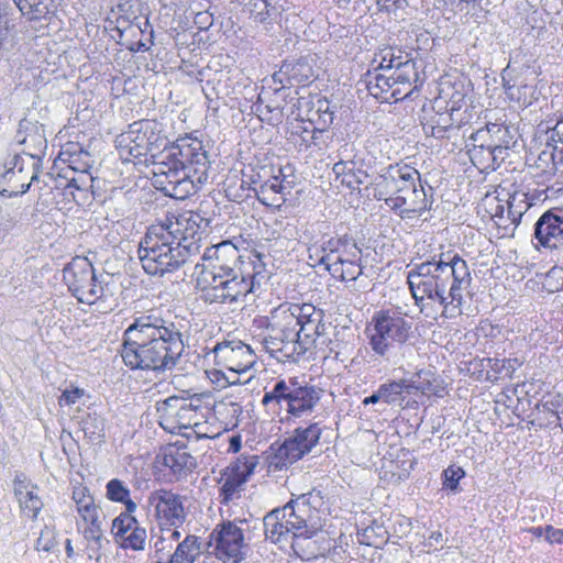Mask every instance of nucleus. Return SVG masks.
<instances>
[{"instance_id":"33","label":"nucleus","mask_w":563,"mask_h":563,"mask_svg":"<svg viewBox=\"0 0 563 563\" xmlns=\"http://www.w3.org/2000/svg\"><path fill=\"white\" fill-rule=\"evenodd\" d=\"M71 499L75 503L76 510L82 520H92V516L101 515V509L96 505L88 487L82 485L75 486Z\"/></svg>"},{"instance_id":"3","label":"nucleus","mask_w":563,"mask_h":563,"mask_svg":"<svg viewBox=\"0 0 563 563\" xmlns=\"http://www.w3.org/2000/svg\"><path fill=\"white\" fill-rule=\"evenodd\" d=\"M364 195L386 205L401 218L421 214L430 207L419 172L408 165L390 168L364 187Z\"/></svg>"},{"instance_id":"29","label":"nucleus","mask_w":563,"mask_h":563,"mask_svg":"<svg viewBox=\"0 0 563 563\" xmlns=\"http://www.w3.org/2000/svg\"><path fill=\"white\" fill-rule=\"evenodd\" d=\"M285 509L275 508L263 518V527L266 539L273 543L292 541V531L286 523Z\"/></svg>"},{"instance_id":"8","label":"nucleus","mask_w":563,"mask_h":563,"mask_svg":"<svg viewBox=\"0 0 563 563\" xmlns=\"http://www.w3.org/2000/svg\"><path fill=\"white\" fill-rule=\"evenodd\" d=\"M63 279L69 291L86 305L106 300L111 296L109 284L99 280L95 268L87 257L76 256L63 269Z\"/></svg>"},{"instance_id":"31","label":"nucleus","mask_w":563,"mask_h":563,"mask_svg":"<svg viewBox=\"0 0 563 563\" xmlns=\"http://www.w3.org/2000/svg\"><path fill=\"white\" fill-rule=\"evenodd\" d=\"M368 92L383 102L394 99L390 92L395 88L393 85L391 74L378 69L368 70L363 79Z\"/></svg>"},{"instance_id":"42","label":"nucleus","mask_w":563,"mask_h":563,"mask_svg":"<svg viewBox=\"0 0 563 563\" xmlns=\"http://www.w3.org/2000/svg\"><path fill=\"white\" fill-rule=\"evenodd\" d=\"M387 534L388 532L383 525L373 522L357 531V539L362 544L378 548L386 542Z\"/></svg>"},{"instance_id":"1","label":"nucleus","mask_w":563,"mask_h":563,"mask_svg":"<svg viewBox=\"0 0 563 563\" xmlns=\"http://www.w3.org/2000/svg\"><path fill=\"white\" fill-rule=\"evenodd\" d=\"M183 324L152 309L123 331L121 356L131 369L166 373L173 371L185 352Z\"/></svg>"},{"instance_id":"19","label":"nucleus","mask_w":563,"mask_h":563,"mask_svg":"<svg viewBox=\"0 0 563 563\" xmlns=\"http://www.w3.org/2000/svg\"><path fill=\"white\" fill-rule=\"evenodd\" d=\"M257 464V455H241L235 462L231 463L220 482L219 497L221 504L229 505L241 497L243 487L254 473Z\"/></svg>"},{"instance_id":"15","label":"nucleus","mask_w":563,"mask_h":563,"mask_svg":"<svg viewBox=\"0 0 563 563\" xmlns=\"http://www.w3.org/2000/svg\"><path fill=\"white\" fill-rule=\"evenodd\" d=\"M468 106L465 96L457 92L453 95L443 112H435L430 119L423 123V130L427 134L435 139L446 137V133L451 129H459L466 124L471 119L467 111Z\"/></svg>"},{"instance_id":"47","label":"nucleus","mask_w":563,"mask_h":563,"mask_svg":"<svg viewBox=\"0 0 563 563\" xmlns=\"http://www.w3.org/2000/svg\"><path fill=\"white\" fill-rule=\"evenodd\" d=\"M246 8L256 22H266L274 13L276 8L271 0H247Z\"/></svg>"},{"instance_id":"2","label":"nucleus","mask_w":563,"mask_h":563,"mask_svg":"<svg viewBox=\"0 0 563 563\" xmlns=\"http://www.w3.org/2000/svg\"><path fill=\"white\" fill-rule=\"evenodd\" d=\"M247 255H239L233 266H213L205 268L197 284L200 299L207 305L221 303L230 307L246 305L254 300L257 292L266 284L271 272L264 262L265 255L256 249H245ZM236 307H233L234 310Z\"/></svg>"},{"instance_id":"38","label":"nucleus","mask_w":563,"mask_h":563,"mask_svg":"<svg viewBox=\"0 0 563 563\" xmlns=\"http://www.w3.org/2000/svg\"><path fill=\"white\" fill-rule=\"evenodd\" d=\"M85 437L91 443H101L104 439L106 419L97 413L88 412L79 422Z\"/></svg>"},{"instance_id":"12","label":"nucleus","mask_w":563,"mask_h":563,"mask_svg":"<svg viewBox=\"0 0 563 563\" xmlns=\"http://www.w3.org/2000/svg\"><path fill=\"white\" fill-rule=\"evenodd\" d=\"M284 311L279 307L271 311L266 327L269 333L263 339V347L278 362H297L301 356Z\"/></svg>"},{"instance_id":"59","label":"nucleus","mask_w":563,"mask_h":563,"mask_svg":"<svg viewBox=\"0 0 563 563\" xmlns=\"http://www.w3.org/2000/svg\"><path fill=\"white\" fill-rule=\"evenodd\" d=\"M339 268L341 277L344 280H355L363 274V267L358 261L342 262V265Z\"/></svg>"},{"instance_id":"11","label":"nucleus","mask_w":563,"mask_h":563,"mask_svg":"<svg viewBox=\"0 0 563 563\" xmlns=\"http://www.w3.org/2000/svg\"><path fill=\"white\" fill-rule=\"evenodd\" d=\"M443 256L441 254L439 257L441 260V267L449 268V272L451 271L452 274L448 276L449 278L443 286V296L446 297V300L442 303V314L446 318H454L462 314V307L465 301L464 296L468 292L472 277L464 260L454 255L444 261Z\"/></svg>"},{"instance_id":"46","label":"nucleus","mask_w":563,"mask_h":563,"mask_svg":"<svg viewBox=\"0 0 563 563\" xmlns=\"http://www.w3.org/2000/svg\"><path fill=\"white\" fill-rule=\"evenodd\" d=\"M87 527L84 530L85 539L91 543L92 548H101L103 538L101 515L92 516L91 519L82 520Z\"/></svg>"},{"instance_id":"26","label":"nucleus","mask_w":563,"mask_h":563,"mask_svg":"<svg viewBox=\"0 0 563 563\" xmlns=\"http://www.w3.org/2000/svg\"><path fill=\"white\" fill-rule=\"evenodd\" d=\"M534 236L542 246L563 244V217L550 211L543 213L534 225Z\"/></svg>"},{"instance_id":"35","label":"nucleus","mask_w":563,"mask_h":563,"mask_svg":"<svg viewBox=\"0 0 563 563\" xmlns=\"http://www.w3.org/2000/svg\"><path fill=\"white\" fill-rule=\"evenodd\" d=\"M307 117L312 125L320 126V129H329L333 123L334 111L329 100L318 98L309 108Z\"/></svg>"},{"instance_id":"23","label":"nucleus","mask_w":563,"mask_h":563,"mask_svg":"<svg viewBox=\"0 0 563 563\" xmlns=\"http://www.w3.org/2000/svg\"><path fill=\"white\" fill-rule=\"evenodd\" d=\"M190 249H136L144 271L150 275H164L179 268Z\"/></svg>"},{"instance_id":"39","label":"nucleus","mask_w":563,"mask_h":563,"mask_svg":"<svg viewBox=\"0 0 563 563\" xmlns=\"http://www.w3.org/2000/svg\"><path fill=\"white\" fill-rule=\"evenodd\" d=\"M419 393L427 396L443 397L445 393L444 382L432 371L419 369L416 372Z\"/></svg>"},{"instance_id":"56","label":"nucleus","mask_w":563,"mask_h":563,"mask_svg":"<svg viewBox=\"0 0 563 563\" xmlns=\"http://www.w3.org/2000/svg\"><path fill=\"white\" fill-rule=\"evenodd\" d=\"M62 0H37V21L47 20L48 25L56 15Z\"/></svg>"},{"instance_id":"7","label":"nucleus","mask_w":563,"mask_h":563,"mask_svg":"<svg viewBox=\"0 0 563 563\" xmlns=\"http://www.w3.org/2000/svg\"><path fill=\"white\" fill-rule=\"evenodd\" d=\"M152 165L154 181L166 196L183 200L196 191L195 179L183 168L174 144L158 152Z\"/></svg>"},{"instance_id":"45","label":"nucleus","mask_w":563,"mask_h":563,"mask_svg":"<svg viewBox=\"0 0 563 563\" xmlns=\"http://www.w3.org/2000/svg\"><path fill=\"white\" fill-rule=\"evenodd\" d=\"M488 132H489V142L488 146L493 147H500V146H508L510 147L514 145V135L511 134V131L508 126L498 124V123H490L488 124Z\"/></svg>"},{"instance_id":"58","label":"nucleus","mask_w":563,"mask_h":563,"mask_svg":"<svg viewBox=\"0 0 563 563\" xmlns=\"http://www.w3.org/2000/svg\"><path fill=\"white\" fill-rule=\"evenodd\" d=\"M56 548V532L53 528L46 526L41 530L40 537H37V551L43 550L45 552H52L55 551Z\"/></svg>"},{"instance_id":"24","label":"nucleus","mask_w":563,"mask_h":563,"mask_svg":"<svg viewBox=\"0 0 563 563\" xmlns=\"http://www.w3.org/2000/svg\"><path fill=\"white\" fill-rule=\"evenodd\" d=\"M143 128V121L133 122L128 131L117 136L115 147L123 162L147 157V139H145L147 130Z\"/></svg>"},{"instance_id":"18","label":"nucleus","mask_w":563,"mask_h":563,"mask_svg":"<svg viewBox=\"0 0 563 563\" xmlns=\"http://www.w3.org/2000/svg\"><path fill=\"white\" fill-rule=\"evenodd\" d=\"M212 352L216 365L229 371L233 376L245 373L256 362V355L251 346L240 340L219 342Z\"/></svg>"},{"instance_id":"50","label":"nucleus","mask_w":563,"mask_h":563,"mask_svg":"<svg viewBox=\"0 0 563 563\" xmlns=\"http://www.w3.org/2000/svg\"><path fill=\"white\" fill-rule=\"evenodd\" d=\"M255 192H256L257 199L263 205H266V206L272 205L268 201V194L269 192L283 194V186H282V183H280V175L272 176L265 183L261 184L258 189L255 188Z\"/></svg>"},{"instance_id":"61","label":"nucleus","mask_w":563,"mask_h":563,"mask_svg":"<svg viewBox=\"0 0 563 563\" xmlns=\"http://www.w3.org/2000/svg\"><path fill=\"white\" fill-rule=\"evenodd\" d=\"M332 140V135L329 129H320V126L313 125L310 142L313 146L322 150L328 146V143Z\"/></svg>"},{"instance_id":"22","label":"nucleus","mask_w":563,"mask_h":563,"mask_svg":"<svg viewBox=\"0 0 563 563\" xmlns=\"http://www.w3.org/2000/svg\"><path fill=\"white\" fill-rule=\"evenodd\" d=\"M183 163V168L191 174V179L200 184L206 183L210 161L202 142L191 136H185L174 144Z\"/></svg>"},{"instance_id":"44","label":"nucleus","mask_w":563,"mask_h":563,"mask_svg":"<svg viewBox=\"0 0 563 563\" xmlns=\"http://www.w3.org/2000/svg\"><path fill=\"white\" fill-rule=\"evenodd\" d=\"M378 389L380 391L382 402L388 406L402 407L406 397L401 393V385L398 380L383 383L378 386Z\"/></svg>"},{"instance_id":"28","label":"nucleus","mask_w":563,"mask_h":563,"mask_svg":"<svg viewBox=\"0 0 563 563\" xmlns=\"http://www.w3.org/2000/svg\"><path fill=\"white\" fill-rule=\"evenodd\" d=\"M390 74L395 87L390 96L395 101L409 97L417 88L419 76L415 60H406L402 67L394 69Z\"/></svg>"},{"instance_id":"48","label":"nucleus","mask_w":563,"mask_h":563,"mask_svg":"<svg viewBox=\"0 0 563 563\" xmlns=\"http://www.w3.org/2000/svg\"><path fill=\"white\" fill-rule=\"evenodd\" d=\"M134 512H129L125 510L124 512L120 514L117 518L112 521V532L115 538H120L123 540V538L133 529L135 528L136 523L139 522L136 518L133 516Z\"/></svg>"},{"instance_id":"54","label":"nucleus","mask_w":563,"mask_h":563,"mask_svg":"<svg viewBox=\"0 0 563 563\" xmlns=\"http://www.w3.org/2000/svg\"><path fill=\"white\" fill-rule=\"evenodd\" d=\"M146 540V530L136 523L135 528H133L124 538L123 544L125 548H130L133 550H143Z\"/></svg>"},{"instance_id":"43","label":"nucleus","mask_w":563,"mask_h":563,"mask_svg":"<svg viewBox=\"0 0 563 563\" xmlns=\"http://www.w3.org/2000/svg\"><path fill=\"white\" fill-rule=\"evenodd\" d=\"M529 207L530 203L527 201L525 192L515 191L511 195L507 194V219L511 223H518Z\"/></svg>"},{"instance_id":"27","label":"nucleus","mask_w":563,"mask_h":563,"mask_svg":"<svg viewBox=\"0 0 563 563\" xmlns=\"http://www.w3.org/2000/svg\"><path fill=\"white\" fill-rule=\"evenodd\" d=\"M163 465L170 468L179 479L191 473L196 466V459L187 451L186 446L168 445L163 452Z\"/></svg>"},{"instance_id":"37","label":"nucleus","mask_w":563,"mask_h":563,"mask_svg":"<svg viewBox=\"0 0 563 563\" xmlns=\"http://www.w3.org/2000/svg\"><path fill=\"white\" fill-rule=\"evenodd\" d=\"M14 494L18 498L21 511L27 518H35V504L33 492L29 489L27 478L24 474H19L14 479Z\"/></svg>"},{"instance_id":"41","label":"nucleus","mask_w":563,"mask_h":563,"mask_svg":"<svg viewBox=\"0 0 563 563\" xmlns=\"http://www.w3.org/2000/svg\"><path fill=\"white\" fill-rule=\"evenodd\" d=\"M143 129L147 130L145 135V139H147V152L153 159L154 156H157L155 152L159 151L161 147H163V150L166 148L168 141L166 136L162 134L158 123L155 121L143 120Z\"/></svg>"},{"instance_id":"55","label":"nucleus","mask_w":563,"mask_h":563,"mask_svg":"<svg viewBox=\"0 0 563 563\" xmlns=\"http://www.w3.org/2000/svg\"><path fill=\"white\" fill-rule=\"evenodd\" d=\"M64 162L68 163V166L82 174L88 173V170L93 165V159L89 152H81V154H77L76 156L62 158Z\"/></svg>"},{"instance_id":"5","label":"nucleus","mask_w":563,"mask_h":563,"mask_svg":"<svg viewBox=\"0 0 563 563\" xmlns=\"http://www.w3.org/2000/svg\"><path fill=\"white\" fill-rule=\"evenodd\" d=\"M285 309L284 317L289 322V329L295 336L300 356L313 347L327 345V324L324 312L311 303L291 305L288 302L278 306Z\"/></svg>"},{"instance_id":"13","label":"nucleus","mask_w":563,"mask_h":563,"mask_svg":"<svg viewBox=\"0 0 563 563\" xmlns=\"http://www.w3.org/2000/svg\"><path fill=\"white\" fill-rule=\"evenodd\" d=\"M322 428L319 422L296 428L275 450L272 464L282 470L309 454L319 443Z\"/></svg>"},{"instance_id":"52","label":"nucleus","mask_w":563,"mask_h":563,"mask_svg":"<svg viewBox=\"0 0 563 563\" xmlns=\"http://www.w3.org/2000/svg\"><path fill=\"white\" fill-rule=\"evenodd\" d=\"M443 487L451 492L459 490L460 481L465 476V471L461 466L450 465L443 471Z\"/></svg>"},{"instance_id":"21","label":"nucleus","mask_w":563,"mask_h":563,"mask_svg":"<svg viewBox=\"0 0 563 563\" xmlns=\"http://www.w3.org/2000/svg\"><path fill=\"white\" fill-rule=\"evenodd\" d=\"M185 498L170 489H156L147 497V504L154 508L161 525L179 528L186 520Z\"/></svg>"},{"instance_id":"17","label":"nucleus","mask_w":563,"mask_h":563,"mask_svg":"<svg viewBox=\"0 0 563 563\" xmlns=\"http://www.w3.org/2000/svg\"><path fill=\"white\" fill-rule=\"evenodd\" d=\"M35 181V156L30 153L16 154L12 167L0 172V194L11 197L24 194Z\"/></svg>"},{"instance_id":"62","label":"nucleus","mask_w":563,"mask_h":563,"mask_svg":"<svg viewBox=\"0 0 563 563\" xmlns=\"http://www.w3.org/2000/svg\"><path fill=\"white\" fill-rule=\"evenodd\" d=\"M85 396V389L79 387H73L70 389H65L59 397V405L64 406H70L75 405Z\"/></svg>"},{"instance_id":"60","label":"nucleus","mask_w":563,"mask_h":563,"mask_svg":"<svg viewBox=\"0 0 563 563\" xmlns=\"http://www.w3.org/2000/svg\"><path fill=\"white\" fill-rule=\"evenodd\" d=\"M393 48H384L375 55L374 63H377L375 69L391 73L393 71Z\"/></svg>"},{"instance_id":"36","label":"nucleus","mask_w":563,"mask_h":563,"mask_svg":"<svg viewBox=\"0 0 563 563\" xmlns=\"http://www.w3.org/2000/svg\"><path fill=\"white\" fill-rule=\"evenodd\" d=\"M200 540L196 536H187L178 543L174 553L169 556L168 563H194L200 554Z\"/></svg>"},{"instance_id":"63","label":"nucleus","mask_w":563,"mask_h":563,"mask_svg":"<svg viewBox=\"0 0 563 563\" xmlns=\"http://www.w3.org/2000/svg\"><path fill=\"white\" fill-rule=\"evenodd\" d=\"M554 143L563 146V119L558 121L553 129L547 131L545 144L551 146Z\"/></svg>"},{"instance_id":"57","label":"nucleus","mask_w":563,"mask_h":563,"mask_svg":"<svg viewBox=\"0 0 563 563\" xmlns=\"http://www.w3.org/2000/svg\"><path fill=\"white\" fill-rule=\"evenodd\" d=\"M40 166L37 165V169ZM66 180L64 177H55L53 174L46 172V173H40L37 170V188L40 190H43L44 187L47 188V192H52L54 189H59L60 186H63V181Z\"/></svg>"},{"instance_id":"51","label":"nucleus","mask_w":563,"mask_h":563,"mask_svg":"<svg viewBox=\"0 0 563 563\" xmlns=\"http://www.w3.org/2000/svg\"><path fill=\"white\" fill-rule=\"evenodd\" d=\"M339 250L340 249H330L331 253L327 254V255H323L321 257L320 262L325 265L328 271H333L334 273H338L339 269H340L339 265L341 266L342 262H345V261H360V256L362 255V249H356L358 255L353 254L354 258H350L347 256L344 257L341 254L335 255V253H338Z\"/></svg>"},{"instance_id":"16","label":"nucleus","mask_w":563,"mask_h":563,"mask_svg":"<svg viewBox=\"0 0 563 563\" xmlns=\"http://www.w3.org/2000/svg\"><path fill=\"white\" fill-rule=\"evenodd\" d=\"M208 545L213 549L214 555L223 562L232 561L238 563L245 556L243 549L246 544L243 531L232 521L218 525L210 534Z\"/></svg>"},{"instance_id":"6","label":"nucleus","mask_w":563,"mask_h":563,"mask_svg":"<svg viewBox=\"0 0 563 563\" xmlns=\"http://www.w3.org/2000/svg\"><path fill=\"white\" fill-rule=\"evenodd\" d=\"M323 505L321 490H312L291 499L280 509H285L286 523L292 531L291 549L301 559L299 553L300 540L311 539L322 528L320 507Z\"/></svg>"},{"instance_id":"53","label":"nucleus","mask_w":563,"mask_h":563,"mask_svg":"<svg viewBox=\"0 0 563 563\" xmlns=\"http://www.w3.org/2000/svg\"><path fill=\"white\" fill-rule=\"evenodd\" d=\"M468 154L474 164H481L485 167L492 166L493 151L488 147V142L474 144V146L468 150Z\"/></svg>"},{"instance_id":"14","label":"nucleus","mask_w":563,"mask_h":563,"mask_svg":"<svg viewBox=\"0 0 563 563\" xmlns=\"http://www.w3.org/2000/svg\"><path fill=\"white\" fill-rule=\"evenodd\" d=\"M201 241V234L192 225L176 221L152 224L139 246H194Z\"/></svg>"},{"instance_id":"4","label":"nucleus","mask_w":563,"mask_h":563,"mask_svg":"<svg viewBox=\"0 0 563 563\" xmlns=\"http://www.w3.org/2000/svg\"><path fill=\"white\" fill-rule=\"evenodd\" d=\"M324 390L297 376L277 379L265 390L262 405L272 412H285L287 419L310 416L319 406Z\"/></svg>"},{"instance_id":"9","label":"nucleus","mask_w":563,"mask_h":563,"mask_svg":"<svg viewBox=\"0 0 563 563\" xmlns=\"http://www.w3.org/2000/svg\"><path fill=\"white\" fill-rule=\"evenodd\" d=\"M412 323L398 313L376 312L366 328L368 344L375 355L388 360L393 343L404 344L410 336Z\"/></svg>"},{"instance_id":"64","label":"nucleus","mask_w":563,"mask_h":563,"mask_svg":"<svg viewBox=\"0 0 563 563\" xmlns=\"http://www.w3.org/2000/svg\"><path fill=\"white\" fill-rule=\"evenodd\" d=\"M211 380L218 385L220 388H225L229 385H234L238 383V377L234 376L233 378L229 377L224 373V368L214 369L211 372Z\"/></svg>"},{"instance_id":"32","label":"nucleus","mask_w":563,"mask_h":563,"mask_svg":"<svg viewBox=\"0 0 563 563\" xmlns=\"http://www.w3.org/2000/svg\"><path fill=\"white\" fill-rule=\"evenodd\" d=\"M514 73L515 70L510 68L509 65L503 70L501 78L505 93L511 101H516L521 106L528 107L533 102V100H536V98L532 96V93L530 96H521V90H532V86L521 81L518 82L514 77Z\"/></svg>"},{"instance_id":"49","label":"nucleus","mask_w":563,"mask_h":563,"mask_svg":"<svg viewBox=\"0 0 563 563\" xmlns=\"http://www.w3.org/2000/svg\"><path fill=\"white\" fill-rule=\"evenodd\" d=\"M214 412L219 419L225 420L227 424L236 426L238 418L242 413V408L239 404L233 401H220L214 406Z\"/></svg>"},{"instance_id":"20","label":"nucleus","mask_w":563,"mask_h":563,"mask_svg":"<svg viewBox=\"0 0 563 563\" xmlns=\"http://www.w3.org/2000/svg\"><path fill=\"white\" fill-rule=\"evenodd\" d=\"M197 410L198 406L178 396H170L157 404L159 424L169 432L198 426L195 421Z\"/></svg>"},{"instance_id":"40","label":"nucleus","mask_w":563,"mask_h":563,"mask_svg":"<svg viewBox=\"0 0 563 563\" xmlns=\"http://www.w3.org/2000/svg\"><path fill=\"white\" fill-rule=\"evenodd\" d=\"M106 496L109 500L121 503L129 512H135L137 506L130 498V489L119 478L110 479L106 485Z\"/></svg>"},{"instance_id":"34","label":"nucleus","mask_w":563,"mask_h":563,"mask_svg":"<svg viewBox=\"0 0 563 563\" xmlns=\"http://www.w3.org/2000/svg\"><path fill=\"white\" fill-rule=\"evenodd\" d=\"M536 169L538 170L536 176L543 177V180H550L561 172L556 145H547V148L539 154L536 161Z\"/></svg>"},{"instance_id":"10","label":"nucleus","mask_w":563,"mask_h":563,"mask_svg":"<svg viewBox=\"0 0 563 563\" xmlns=\"http://www.w3.org/2000/svg\"><path fill=\"white\" fill-rule=\"evenodd\" d=\"M451 274L449 268L441 267V260L434 257L432 261L415 265L407 276L415 303L420 306L424 299H429L442 306L446 300V297L443 296V286Z\"/></svg>"},{"instance_id":"25","label":"nucleus","mask_w":563,"mask_h":563,"mask_svg":"<svg viewBox=\"0 0 563 563\" xmlns=\"http://www.w3.org/2000/svg\"><path fill=\"white\" fill-rule=\"evenodd\" d=\"M314 74L311 65L306 59L296 62H284L279 70L273 75V80L282 85V88H289L299 85H307L313 80Z\"/></svg>"},{"instance_id":"30","label":"nucleus","mask_w":563,"mask_h":563,"mask_svg":"<svg viewBox=\"0 0 563 563\" xmlns=\"http://www.w3.org/2000/svg\"><path fill=\"white\" fill-rule=\"evenodd\" d=\"M354 156L350 159H340L333 165V173L336 178H341V183L349 188L355 190L360 189V185H364L368 178V174L357 167V162Z\"/></svg>"}]
</instances>
